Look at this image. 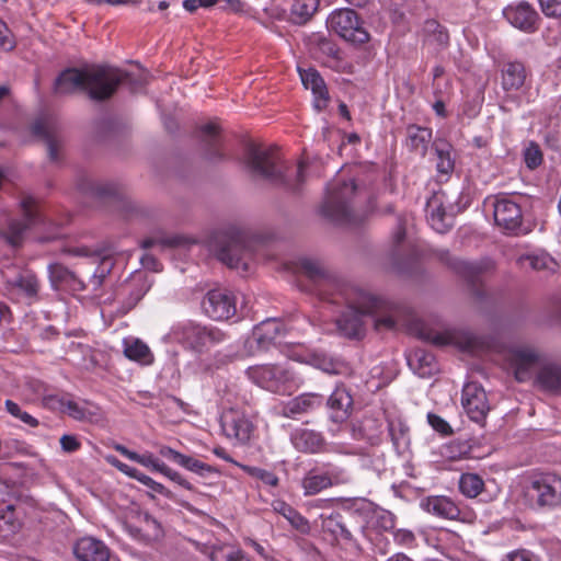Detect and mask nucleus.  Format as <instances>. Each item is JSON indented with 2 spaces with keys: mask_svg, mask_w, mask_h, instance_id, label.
<instances>
[{
  "mask_svg": "<svg viewBox=\"0 0 561 561\" xmlns=\"http://www.w3.org/2000/svg\"><path fill=\"white\" fill-rule=\"evenodd\" d=\"M299 289L309 290L310 285H333L346 304V310L336 319L339 333L351 340H360L366 334L365 317L391 309L385 297L374 294L357 283H298Z\"/></svg>",
  "mask_w": 561,
  "mask_h": 561,
  "instance_id": "obj_1",
  "label": "nucleus"
},
{
  "mask_svg": "<svg viewBox=\"0 0 561 561\" xmlns=\"http://www.w3.org/2000/svg\"><path fill=\"white\" fill-rule=\"evenodd\" d=\"M242 164L252 179H260L288 192L297 193L305 183L307 164L299 161L290 168L274 146L249 141L244 146Z\"/></svg>",
  "mask_w": 561,
  "mask_h": 561,
  "instance_id": "obj_2",
  "label": "nucleus"
},
{
  "mask_svg": "<svg viewBox=\"0 0 561 561\" xmlns=\"http://www.w3.org/2000/svg\"><path fill=\"white\" fill-rule=\"evenodd\" d=\"M125 77L118 68L93 65L84 68H67L54 83V93L59 95L85 91L94 101H106L114 95V88Z\"/></svg>",
  "mask_w": 561,
  "mask_h": 561,
  "instance_id": "obj_3",
  "label": "nucleus"
},
{
  "mask_svg": "<svg viewBox=\"0 0 561 561\" xmlns=\"http://www.w3.org/2000/svg\"><path fill=\"white\" fill-rule=\"evenodd\" d=\"M266 238L251 230L229 227L214 231L208 240L209 252L229 268L248 271L253 255L264 247Z\"/></svg>",
  "mask_w": 561,
  "mask_h": 561,
  "instance_id": "obj_4",
  "label": "nucleus"
},
{
  "mask_svg": "<svg viewBox=\"0 0 561 561\" xmlns=\"http://www.w3.org/2000/svg\"><path fill=\"white\" fill-rule=\"evenodd\" d=\"M520 497L530 510H553L561 505V478L550 472H536L522 481Z\"/></svg>",
  "mask_w": 561,
  "mask_h": 561,
  "instance_id": "obj_5",
  "label": "nucleus"
},
{
  "mask_svg": "<svg viewBox=\"0 0 561 561\" xmlns=\"http://www.w3.org/2000/svg\"><path fill=\"white\" fill-rule=\"evenodd\" d=\"M171 334L185 348L199 354L208 352L226 340V333L218 328L201 325L192 321L174 325Z\"/></svg>",
  "mask_w": 561,
  "mask_h": 561,
  "instance_id": "obj_6",
  "label": "nucleus"
},
{
  "mask_svg": "<svg viewBox=\"0 0 561 561\" xmlns=\"http://www.w3.org/2000/svg\"><path fill=\"white\" fill-rule=\"evenodd\" d=\"M356 188L354 181L331 184L321 207L322 215L337 224L350 222Z\"/></svg>",
  "mask_w": 561,
  "mask_h": 561,
  "instance_id": "obj_7",
  "label": "nucleus"
},
{
  "mask_svg": "<svg viewBox=\"0 0 561 561\" xmlns=\"http://www.w3.org/2000/svg\"><path fill=\"white\" fill-rule=\"evenodd\" d=\"M435 256L447 266L455 275L473 280L482 277H494L497 270L496 262L489 257L468 261L454 256L448 250H436Z\"/></svg>",
  "mask_w": 561,
  "mask_h": 561,
  "instance_id": "obj_8",
  "label": "nucleus"
},
{
  "mask_svg": "<svg viewBox=\"0 0 561 561\" xmlns=\"http://www.w3.org/2000/svg\"><path fill=\"white\" fill-rule=\"evenodd\" d=\"M249 378L263 389L274 393L289 392L295 374L285 365H256L247 370Z\"/></svg>",
  "mask_w": 561,
  "mask_h": 561,
  "instance_id": "obj_9",
  "label": "nucleus"
},
{
  "mask_svg": "<svg viewBox=\"0 0 561 561\" xmlns=\"http://www.w3.org/2000/svg\"><path fill=\"white\" fill-rule=\"evenodd\" d=\"M328 23L340 37L355 46H362L370 41V34L366 30L364 21L352 9L334 11Z\"/></svg>",
  "mask_w": 561,
  "mask_h": 561,
  "instance_id": "obj_10",
  "label": "nucleus"
},
{
  "mask_svg": "<svg viewBox=\"0 0 561 561\" xmlns=\"http://www.w3.org/2000/svg\"><path fill=\"white\" fill-rule=\"evenodd\" d=\"M21 209L22 218L11 219L8 229L2 233L7 242L13 248L22 245L25 232L42 221L37 202L32 196L22 198Z\"/></svg>",
  "mask_w": 561,
  "mask_h": 561,
  "instance_id": "obj_11",
  "label": "nucleus"
},
{
  "mask_svg": "<svg viewBox=\"0 0 561 561\" xmlns=\"http://www.w3.org/2000/svg\"><path fill=\"white\" fill-rule=\"evenodd\" d=\"M495 225L505 234L518 236L523 230V213L520 206L507 195H499L493 203Z\"/></svg>",
  "mask_w": 561,
  "mask_h": 561,
  "instance_id": "obj_12",
  "label": "nucleus"
},
{
  "mask_svg": "<svg viewBox=\"0 0 561 561\" xmlns=\"http://www.w3.org/2000/svg\"><path fill=\"white\" fill-rule=\"evenodd\" d=\"M419 336L435 345V346H448L454 345L462 350H471L477 343L478 339L471 332L462 329H448L445 331H436L433 329H421Z\"/></svg>",
  "mask_w": 561,
  "mask_h": 561,
  "instance_id": "obj_13",
  "label": "nucleus"
},
{
  "mask_svg": "<svg viewBox=\"0 0 561 561\" xmlns=\"http://www.w3.org/2000/svg\"><path fill=\"white\" fill-rule=\"evenodd\" d=\"M32 134L43 140L51 162L61 160L62 137L57 123L50 117H39L31 126Z\"/></svg>",
  "mask_w": 561,
  "mask_h": 561,
  "instance_id": "obj_14",
  "label": "nucleus"
},
{
  "mask_svg": "<svg viewBox=\"0 0 561 561\" xmlns=\"http://www.w3.org/2000/svg\"><path fill=\"white\" fill-rule=\"evenodd\" d=\"M220 426L226 437L245 444L254 431L253 423L241 411L228 409L220 416Z\"/></svg>",
  "mask_w": 561,
  "mask_h": 561,
  "instance_id": "obj_15",
  "label": "nucleus"
},
{
  "mask_svg": "<svg viewBox=\"0 0 561 561\" xmlns=\"http://www.w3.org/2000/svg\"><path fill=\"white\" fill-rule=\"evenodd\" d=\"M237 297L227 289L216 288L207 293L203 306L215 320H228L237 312Z\"/></svg>",
  "mask_w": 561,
  "mask_h": 561,
  "instance_id": "obj_16",
  "label": "nucleus"
},
{
  "mask_svg": "<svg viewBox=\"0 0 561 561\" xmlns=\"http://www.w3.org/2000/svg\"><path fill=\"white\" fill-rule=\"evenodd\" d=\"M462 405L469 417L481 423L490 410L486 393L474 382L467 383L462 389Z\"/></svg>",
  "mask_w": 561,
  "mask_h": 561,
  "instance_id": "obj_17",
  "label": "nucleus"
},
{
  "mask_svg": "<svg viewBox=\"0 0 561 561\" xmlns=\"http://www.w3.org/2000/svg\"><path fill=\"white\" fill-rule=\"evenodd\" d=\"M282 331L283 324L277 319H266L254 327L251 337L245 341V347L251 354L267 350Z\"/></svg>",
  "mask_w": 561,
  "mask_h": 561,
  "instance_id": "obj_18",
  "label": "nucleus"
},
{
  "mask_svg": "<svg viewBox=\"0 0 561 561\" xmlns=\"http://www.w3.org/2000/svg\"><path fill=\"white\" fill-rule=\"evenodd\" d=\"M341 470L322 471L319 468L310 469L301 480V488L306 496H313L320 492L342 482Z\"/></svg>",
  "mask_w": 561,
  "mask_h": 561,
  "instance_id": "obj_19",
  "label": "nucleus"
},
{
  "mask_svg": "<svg viewBox=\"0 0 561 561\" xmlns=\"http://www.w3.org/2000/svg\"><path fill=\"white\" fill-rule=\"evenodd\" d=\"M507 360L519 382L531 378L533 370L539 362V355L528 347H515L508 352Z\"/></svg>",
  "mask_w": 561,
  "mask_h": 561,
  "instance_id": "obj_20",
  "label": "nucleus"
},
{
  "mask_svg": "<svg viewBox=\"0 0 561 561\" xmlns=\"http://www.w3.org/2000/svg\"><path fill=\"white\" fill-rule=\"evenodd\" d=\"M422 506L435 516L451 520H465L467 515L459 504L444 495L427 496Z\"/></svg>",
  "mask_w": 561,
  "mask_h": 561,
  "instance_id": "obj_21",
  "label": "nucleus"
},
{
  "mask_svg": "<svg viewBox=\"0 0 561 561\" xmlns=\"http://www.w3.org/2000/svg\"><path fill=\"white\" fill-rule=\"evenodd\" d=\"M197 137L204 145L205 158L211 163L222 161L225 153L220 138V127L215 123H208L197 129Z\"/></svg>",
  "mask_w": 561,
  "mask_h": 561,
  "instance_id": "obj_22",
  "label": "nucleus"
},
{
  "mask_svg": "<svg viewBox=\"0 0 561 561\" xmlns=\"http://www.w3.org/2000/svg\"><path fill=\"white\" fill-rule=\"evenodd\" d=\"M299 75L306 89L311 90L314 101L313 105L318 112L327 108L330 102V95L325 82L321 75L314 68L301 69Z\"/></svg>",
  "mask_w": 561,
  "mask_h": 561,
  "instance_id": "obj_23",
  "label": "nucleus"
},
{
  "mask_svg": "<svg viewBox=\"0 0 561 561\" xmlns=\"http://www.w3.org/2000/svg\"><path fill=\"white\" fill-rule=\"evenodd\" d=\"M353 397L345 386H337L327 400L330 419L334 423L345 422L352 414Z\"/></svg>",
  "mask_w": 561,
  "mask_h": 561,
  "instance_id": "obj_24",
  "label": "nucleus"
},
{
  "mask_svg": "<svg viewBox=\"0 0 561 561\" xmlns=\"http://www.w3.org/2000/svg\"><path fill=\"white\" fill-rule=\"evenodd\" d=\"M503 14L513 26L524 32H534L537 28L538 13L525 1L516 5H508L504 9Z\"/></svg>",
  "mask_w": 561,
  "mask_h": 561,
  "instance_id": "obj_25",
  "label": "nucleus"
},
{
  "mask_svg": "<svg viewBox=\"0 0 561 561\" xmlns=\"http://www.w3.org/2000/svg\"><path fill=\"white\" fill-rule=\"evenodd\" d=\"M73 553L79 561H108L110 550L101 541L92 537H84L77 541Z\"/></svg>",
  "mask_w": 561,
  "mask_h": 561,
  "instance_id": "obj_26",
  "label": "nucleus"
},
{
  "mask_svg": "<svg viewBox=\"0 0 561 561\" xmlns=\"http://www.w3.org/2000/svg\"><path fill=\"white\" fill-rule=\"evenodd\" d=\"M323 397L318 393H302L290 399L282 409L285 417L297 419L299 415L309 413L322 405Z\"/></svg>",
  "mask_w": 561,
  "mask_h": 561,
  "instance_id": "obj_27",
  "label": "nucleus"
},
{
  "mask_svg": "<svg viewBox=\"0 0 561 561\" xmlns=\"http://www.w3.org/2000/svg\"><path fill=\"white\" fill-rule=\"evenodd\" d=\"M291 442L297 450L308 454L320 453L325 446L323 435L308 428L296 430L291 435Z\"/></svg>",
  "mask_w": 561,
  "mask_h": 561,
  "instance_id": "obj_28",
  "label": "nucleus"
},
{
  "mask_svg": "<svg viewBox=\"0 0 561 561\" xmlns=\"http://www.w3.org/2000/svg\"><path fill=\"white\" fill-rule=\"evenodd\" d=\"M527 78L526 67L522 61H506L501 68L502 88L505 91L519 90Z\"/></svg>",
  "mask_w": 561,
  "mask_h": 561,
  "instance_id": "obj_29",
  "label": "nucleus"
},
{
  "mask_svg": "<svg viewBox=\"0 0 561 561\" xmlns=\"http://www.w3.org/2000/svg\"><path fill=\"white\" fill-rule=\"evenodd\" d=\"M442 195L434 194L427 201V213L431 226L439 233H445L449 230L454 222L453 216H448L443 205Z\"/></svg>",
  "mask_w": 561,
  "mask_h": 561,
  "instance_id": "obj_30",
  "label": "nucleus"
},
{
  "mask_svg": "<svg viewBox=\"0 0 561 561\" xmlns=\"http://www.w3.org/2000/svg\"><path fill=\"white\" fill-rule=\"evenodd\" d=\"M518 263L523 268L542 272L546 277L553 276L560 268L559 263L547 253L520 256Z\"/></svg>",
  "mask_w": 561,
  "mask_h": 561,
  "instance_id": "obj_31",
  "label": "nucleus"
},
{
  "mask_svg": "<svg viewBox=\"0 0 561 561\" xmlns=\"http://www.w3.org/2000/svg\"><path fill=\"white\" fill-rule=\"evenodd\" d=\"M536 382L540 389L547 392L561 393V365L550 363L540 367Z\"/></svg>",
  "mask_w": 561,
  "mask_h": 561,
  "instance_id": "obj_32",
  "label": "nucleus"
},
{
  "mask_svg": "<svg viewBox=\"0 0 561 561\" xmlns=\"http://www.w3.org/2000/svg\"><path fill=\"white\" fill-rule=\"evenodd\" d=\"M432 141V129L417 125L407 127L405 144L410 151L425 157L430 142Z\"/></svg>",
  "mask_w": 561,
  "mask_h": 561,
  "instance_id": "obj_33",
  "label": "nucleus"
},
{
  "mask_svg": "<svg viewBox=\"0 0 561 561\" xmlns=\"http://www.w3.org/2000/svg\"><path fill=\"white\" fill-rule=\"evenodd\" d=\"M408 363L422 378L431 377L438 370L434 355L422 348L414 350L410 354Z\"/></svg>",
  "mask_w": 561,
  "mask_h": 561,
  "instance_id": "obj_34",
  "label": "nucleus"
},
{
  "mask_svg": "<svg viewBox=\"0 0 561 561\" xmlns=\"http://www.w3.org/2000/svg\"><path fill=\"white\" fill-rule=\"evenodd\" d=\"M382 424L378 419L364 416L358 423L352 425V433L355 439H365L370 445L379 443Z\"/></svg>",
  "mask_w": 561,
  "mask_h": 561,
  "instance_id": "obj_35",
  "label": "nucleus"
},
{
  "mask_svg": "<svg viewBox=\"0 0 561 561\" xmlns=\"http://www.w3.org/2000/svg\"><path fill=\"white\" fill-rule=\"evenodd\" d=\"M124 354L128 359L142 365H150L153 362V354L150 348L139 339H125Z\"/></svg>",
  "mask_w": 561,
  "mask_h": 561,
  "instance_id": "obj_36",
  "label": "nucleus"
},
{
  "mask_svg": "<svg viewBox=\"0 0 561 561\" xmlns=\"http://www.w3.org/2000/svg\"><path fill=\"white\" fill-rule=\"evenodd\" d=\"M273 508L278 514L283 515L290 525L300 531L301 534H308L310 525L307 518H305L297 510L284 501H275Z\"/></svg>",
  "mask_w": 561,
  "mask_h": 561,
  "instance_id": "obj_37",
  "label": "nucleus"
},
{
  "mask_svg": "<svg viewBox=\"0 0 561 561\" xmlns=\"http://www.w3.org/2000/svg\"><path fill=\"white\" fill-rule=\"evenodd\" d=\"M405 220L402 217L398 218L397 228L391 237V251H390V260L392 267L396 270H405L408 265L402 262V254L400 250V245L405 239Z\"/></svg>",
  "mask_w": 561,
  "mask_h": 561,
  "instance_id": "obj_38",
  "label": "nucleus"
},
{
  "mask_svg": "<svg viewBox=\"0 0 561 561\" xmlns=\"http://www.w3.org/2000/svg\"><path fill=\"white\" fill-rule=\"evenodd\" d=\"M21 528V522L12 505L0 506V541L15 535Z\"/></svg>",
  "mask_w": 561,
  "mask_h": 561,
  "instance_id": "obj_39",
  "label": "nucleus"
},
{
  "mask_svg": "<svg viewBox=\"0 0 561 561\" xmlns=\"http://www.w3.org/2000/svg\"><path fill=\"white\" fill-rule=\"evenodd\" d=\"M11 299L32 305L38 298V283H8Z\"/></svg>",
  "mask_w": 561,
  "mask_h": 561,
  "instance_id": "obj_40",
  "label": "nucleus"
},
{
  "mask_svg": "<svg viewBox=\"0 0 561 561\" xmlns=\"http://www.w3.org/2000/svg\"><path fill=\"white\" fill-rule=\"evenodd\" d=\"M424 41L430 45H435L439 49L445 48L449 44V34L447 30L436 20H427L423 27Z\"/></svg>",
  "mask_w": 561,
  "mask_h": 561,
  "instance_id": "obj_41",
  "label": "nucleus"
},
{
  "mask_svg": "<svg viewBox=\"0 0 561 561\" xmlns=\"http://www.w3.org/2000/svg\"><path fill=\"white\" fill-rule=\"evenodd\" d=\"M433 149L437 157V171L442 174L451 173L455 167V162L450 157L451 145L444 139H435L433 141Z\"/></svg>",
  "mask_w": 561,
  "mask_h": 561,
  "instance_id": "obj_42",
  "label": "nucleus"
},
{
  "mask_svg": "<svg viewBox=\"0 0 561 561\" xmlns=\"http://www.w3.org/2000/svg\"><path fill=\"white\" fill-rule=\"evenodd\" d=\"M297 276H304L310 279L314 278H331V274L328 268L318 261L313 260H301L295 264V272Z\"/></svg>",
  "mask_w": 561,
  "mask_h": 561,
  "instance_id": "obj_43",
  "label": "nucleus"
},
{
  "mask_svg": "<svg viewBox=\"0 0 561 561\" xmlns=\"http://www.w3.org/2000/svg\"><path fill=\"white\" fill-rule=\"evenodd\" d=\"M194 243H196L195 239H192V238L183 236V234H172V236H160V237L147 238L141 241L140 245L144 249H149V248L153 247L154 244H161L162 247H167V248H181V247H188Z\"/></svg>",
  "mask_w": 561,
  "mask_h": 561,
  "instance_id": "obj_44",
  "label": "nucleus"
},
{
  "mask_svg": "<svg viewBox=\"0 0 561 561\" xmlns=\"http://www.w3.org/2000/svg\"><path fill=\"white\" fill-rule=\"evenodd\" d=\"M209 559L210 561H251L241 549L230 545L214 546Z\"/></svg>",
  "mask_w": 561,
  "mask_h": 561,
  "instance_id": "obj_45",
  "label": "nucleus"
},
{
  "mask_svg": "<svg viewBox=\"0 0 561 561\" xmlns=\"http://www.w3.org/2000/svg\"><path fill=\"white\" fill-rule=\"evenodd\" d=\"M458 485L461 494L469 499L477 497L484 490V481L477 473H462Z\"/></svg>",
  "mask_w": 561,
  "mask_h": 561,
  "instance_id": "obj_46",
  "label": "nucleus"
},
{
  "mask_svg": "<svg viewBox=\"0 0 561 561\" xmlns=\"http://www.w3.org/2000/svg\"><path fill=\"white\" fill-rule=\"evenodd\" d=\"M319 0H294L291 20L297 24L306 23L318 10Z\"/></svg>",
  "mask_w": 561,
  "mask_h": 561,
  "instance_id": "obj_47",
  "label": "nucleus"
},
{
  "mask_svg": "<svg viewBox=\"0 0 561 561\" xmlns=\"http://www.w3.org/2000/svg\"><path fill=\"white\" fill-rule=\"evenodd\" d=\"M115 450L118 451L122 456L128 458L129 460L140 463L157 472H160V468H162V466L164 465V462H161L151 453H145L142 455H139L135 451L129 450L127 447L123 445H116Z\"/></svg>",
  "mask_w": 561,
  "mask_h": 561,
  "instance_id": "obj_48",
  "label": "nucleus"
},
{
  "mask_svg": "<svg viewBox=\"0 0 561 561\" xmlns=\"http://www.w3.org/2000/svg\"><path fill=\"white\" fill-rule=\"evenodd\" d=\"M59 407L64 413L78 421H90L95 415L94 412L80 405L78 402L64 398L59 399Z\"/></svg>",
  "mask_w": 561,
  "mask_h": 561,
  "instance_id": "obj_49",
  "label": "nucleus"
},
{
  "mask_svg": "<svg viewBox=\"0 0 561 561\" xmlns=\"http://www.w3.org/2000/svg\"><path fill=\"white\" fill-rule=\"evenodd\" d=\"M179 466L198 474L199 477H206L210 473L219 472L215 467L184 454L180 459Z\"/></svg>",
  "mask_w": 561,
  "mask_h": 561,
  "instance_id": "obj_50",
  "label": "nucleus"
},
{
  "mask_svg": "<svg viewBox=\"0 0 561 561\" xmlns=\"http://www.w3.org/2000/svg\"><path fill=\"white\" fill-rule=\"evenodd\" d=\"M239 467L250 477L262 481L266 485L276 488L279 484L278 477L272 471L248 465H239Z\"/></svg>",
  "mask_w": 561,
  "mask_h": 561,
  "instance_id": "obj_51",
  "label": "nucleus"
},
{
  "mask_svg": "<svg viewBox=\"0 0 561 561\" xmlns=\"http://www.w3.org/2000/svg\"><path fill=\"white\" fill-rule=\"evenodd\" d=\"M328 530L336 538L353 542L354 537L347 526L341 520L340 514L330 515L327 519Z\"/></svg>",
  "mask_w": 561,
  "mask_h": 561,
  "instance_id": "obj_52",
  "label": "nucleus"
},
{
  "mask_svg": "<svg viewBox=\"0 0 561 561\" xmlns=\"http://www.w3.org/2000/svg\"><path fill=\"white\" fill-rule=\"evenodd\" d=\"M390 305L391 309L387 311H378L374 317H376L374 325L376 330L387 329L393 330L397 325V321L394 319V314L397 312L398 306L386 299Z\"/></svg>",
  "mask_w": 561,
  "mask_h": 561,
  "instance_id": "obj_53",
  "label": "nucleus"
},
{
  "mask_svg": "<svg viewBox=\"0 0 561 561\" xmlns=\"http://www.w3.org/2000/svg\"><path fill=\"white\" fill-rule=\"evenodd\" d=\"M80 190L95 196H107L115 193L113 185L84 179L80 183Z\"/></svg>",
  "mask_w": 561,
  "mask_h": 561,
  "instance_id": "obj_54",
  "label": "nucleus"
},
{
  "mask_svg": "<svg viewBox=\"0 0 561 561\" xmlns=\"http://www.w3.org/2000/svg\"><path fill=\"white\" fill-rule=\"evenodd\" d=\"M5 410L9 414H11L13 417L20 420L24 424L31 426V427H37L39 422L37 419L28 414L27 412L23 411L21 407L12 401V400H5L4 402Z\"/></svg>",
  "mask_w": 561,
  "mask_h": 561,
  "instance_id": "obj_55",
  "label": "nucleus"
},
{
  "mask_svg": "<svg viewBox=\"0 0 561 561\" xmlns=\"http://www.w3.org/2000/svg\"><path fill=\"white\" fill-rule=\"evenodd\" d=\"M542 151L538 144L531 141L524 151V161L528 169L535 170L542 163Z\"/></svg>",
  "mask_w": 561,
  "mask_h": 561,
  "instance_id": "obj_56",
  "label": "nucleus"
},
{
  "mask_svg": "<svg viewBox=\"0 0 561 561\" xmlns=\"http://www.w3.org/2000/svg\"><path fill=\"white\" fill-rule=\"evenodd\" d=\"M94 263H98V266L93 273V278L96 280H104L107 276H110L115 265L114 259L112 256H95Z\"/></svg>",
  "mask_w": 561,
  "mask_h": 561,
  "instance_id": "obj_57",
  "label": "nucleus"
},
{
  "mask_svg": "<svg viewBox=\"0 0 561 561\" xmlns=\"http://www.w3.org/2000/svg\"><path fill=\"white\" fill-rule=\"evenodd\" d=\"M314 366L328 374H340L341 371V363L337 360L328 357L325 355H316L313 358Z\"/></svg>",
  "mask_w": 561,
  "mask_h": 561,
  "instance_id": "obj_58",
  "label": "nucleus"
},
{
  "mask_svg": "<svg viewBox=\"0 0 561 561\" xmlns=\"http://www.w3.org/2000/svg\"><path fill=\"white\" fill-rule=\"evenodd\" d=\"M118 71L124 73L125 77L122 79V81H119L117 84H115L114 93L117 91V89H118V87L121 84L128 85L130 88V90L133 92H135L138 89L142 88L147 83L146 77L142 73L137 76V77H135V76H133L131 73H129L127 71H124V70H121V69H118Z\"/></svg>",
  "mask_w": 561,
  "mask_h": 561,
  "instance_id": "obj_59",
  "label": "nucleus"
},
{
  "mask_svg": "<svg viewBox=\"0 0 561 561\" xmlns=\"http://www.w3.org/2000/svg\"><path fill=\"white\" fill-rule=\"evenodd\" d=\"M16 41L8 25L0 20V49L11 51L15 48Z\"/></svg>",
  "mask_w": 561,
  "mask_h": 561,
  "instance_id": "obj_60",
  "label": "nucleus"
},
{
  "mask_svg": "<svg viewBox=\"0 0 561 561\" xmlns=\"http://www.w3.org/2000/svg\"><path fill=\"white\" fill-rule=\"evenodd\" d=\"M160 473L169 478L174 483L179 484L180 486L184 488L188 491H194L195 488L191 482H188L185 478L182 477L181 473L178 471L169 468L165 463L160 468Z\"/></svg>",
  "mask_w": 561,
  "mask_h": 561,
  "instance_id": "obj_61",
  "label": "nucleus"
},
{
  "mask_svg": "<svg viewBox=\"0 0 561 561\" xmlns=\"http://www.w3.org/2000/svg\"><path fill=\"white\" fill-rule=\"evenodd\" d=\"M427 421L430 425L439 434L444 436H448L453 434L451 426L439 415L435 413L427 414Z\"/></svg>",
  "mask_w": 561,
  "mask_h": 561,
  "instance_id": "obj_62",
  "label": "nucleus"
},
{
  "mask_svg": "<svg viewBox=\"0 0 561 561\" xmlns=\"http://www.w3.org/2000/svg\"><path fill=\"white\" fill-rule=\"evenodd\" d=\"M50 280H75V274L61 264L49 265Z\"/></svg>",
  "mask_w": 561,
  "mask_h": 561,
  "instance_id": "obj_63",
  "label": "nucleus"
},
{
  "mask_svg": "<svg viewBox=\"0 0 561 561\" xmlns=\"http://www.w3.org/2000/svg\"><path fill=\"white\" fill-rule=\"evenodd\" d=\"M542 12L547 16H561V0H538Z\"/></svg>",
  "mask_w": 561,
  "mask_h": 561,
  "instance_id": "obj_64",
  "label": "nucleus"
}]
</instances>
